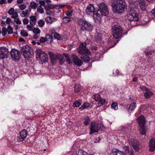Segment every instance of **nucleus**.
<instances>
[{
  "instance_id": "1",
  "label": "nucleus",
  "mask_w": 155,
  "mask_h": 155,
  "mask_svg": "<svg viewBox=\"0 0 155 155\" xmlns=\"http://www.w3.org/2000/svg\"><path fill=\"white\" fill-rule=\"evenodd\" d=\"M112 9L114 12L122 13L127 9V6L123 0H115L112 4Z\"/></svg>"
},
{
  "instance_id": "36",
  "label": "nucleus",
  "mask_w": 155,
  "mask_h": 155,
  "mask_svg": "<svg viewBox=\"0 0 155 155\" xmlns=\"http://www.w3.org/2000/svg\"><path fill=\"white\" fill-rule=\"evenodd\" d=\"M74 91L75 92L77 93L79 92L81 90V85L78 84H76L74 87Z\"/></svg>"
},
{
  "instance_id": "5",
  "label": "nucleus",
  "mask_w": 155,
  "mask_h": 155,
  "mask_svg": "<svg viewBox=\"0 0 155 155\" xmlns=\"http://www.w3.org/2000/svg\"><path fill=\"white\" fill-rule=\"evenodd\" d=\"M91 41L90 39H87L84 43L81 44L79 47L77 49V51L79 54H83L89 53V50L86 47L87 45L91 43Z\"/></svg>"
},
{
  "instance_id": "19",
  "label": "nucleus",
  "mask_w": 155,
  "mask_h": 155,
  "mask_svg": "<svg viewBox=\"0 0 155 155\" xmlns=\"http://www.w3.org/2000/svg\"><path fill=\"white\" fill-rule=\"evenodd\" d=\"M113 43V40L111 38L106 39L104 41V45L106 48H109L112 47V43Z\"/></svg>"
},
{
  "instance_id": "25",
  "label": "nucleus",
  "mask_w": 155,
  "mask_h": 155,
  "mask_svg": "<svg viewBox=\"0 0 155 155\" xmlns=\"http://www.w3.org/2000/svg\"><path fill=\"white\" fill-rule=\"evenodd\" d=\"M138 123L140 126H144L145 123V118L143 115H141L138 119Z\"/></svg>"
},
{
  "instance_id": "58",
  "label": "nucleus",
  "mask_w": 155,
  "mask_h": 155,
  "mask_svg": "<svg viewBox=\"0 0 155 155\" xmlns=\"http://www.w3.org/2000/svg\"><path fill=\"white\" fill-rule=\"evenodd\" d=\"M33 25H27L26 28L29 31H32L33 29Z\"/></svg>"
},
{
  "instance_id": "13",
  "label": "nucleus",
  "mask_w": 155,
  "mask_h": 155,
  "mask_svg": "<svg viewBox=\"0 0 155 155\" xmlns=\"http://www.w3.org/2000/svg\"><path fill=\"white\" fill-rule=\"evenodd\" d=\"M93 18L95 21L97 22H100L101 21L102 16L103 15L101 14V13L98 10L95 12L93 14Z\"/></svg>"
},
{
  "instance_id": "16",
  "label": "nucleus",
  "mask_w": 155,
  "mask_h": 155,
  "mask_svg": "<svg viewBox=\"0 0 155 155\" xmlns=\"http://www.w3.org/2000/svg\"><path fill=\"white\" fill-rule=\"evenodd\" d=\"M49 54L50 55L51 59L53 61L58 59L62 57V55L61 54L58 53L54 54L53 53L51 52H49Z\"/></svg>"
},
{
  "instance_id": "12",
  "label": "nucleus",
  "mask_w": 155,
  "mask_h": 155,
  "mask_svg": "<svg viewBox=\"0 0 155 155\" xmlns=\"http://www.w3.org/2000/svg\"><path fill=\"white\" fill-rule=\"evenodd\" d=\"M71 56L73 62L75 65L78 66H81L82 65L83 62L76 55L72 54Z\"/></svg>"
},
{
  "instance_id": "43",
  "label": "nucleus",
  "mask_w": 155,
  "mask_h": 155,
  "mask_svg": "<svg viewBox=\"0 0 155 155\" xmlns=\"http://www.w3.org/2000/svg\"><path fill=\"white\" fill-rule=\"evenodd\" d=\"M81 104V101L80 100L76 101L75 102L73 103V107H78Z\"/></svg>"
},
{
  "instance_id": "17",
  "label": "nucleus",
  "mask_w": 155,
  "mask_h": 155,
  "mask_svg": "<svg viewBox=\"0 0 155 155\" xmlns=\"http://www.w3.org/2000/svg\"><path fill=\"white\" fill-rule=\"evenodd\" d=\"M128 128L127 127H122L121 129L118 131L117 133L119 134L118 136L120 137H123L124 135L127 133Z\"/></svg>"
},
{
  "instance_id": "14",
  "label": "nucleus",
  "mask_w": 155,
  "mask_h": 155,
  "mask_svg": "<svg viewBox=\"0 0 155 155\" xmlns=\"http://www.w3.org/2000/svg\"><path fill=\"white\" fill-rule=\"evenodd\" d=\"M27 135V131L25 130H23L20 133V136L18 139V141H23L26 137Z\"/></svg>"
},
{
  "instance_id": "11",
  "label": "nucleus",
  "mask_w": 155,
  "mask_h": 155,
  "mask_svg": "<svg viewBox=\"0 0 155 155\" xmlns=\"http://www.w3.org/2000/svg\"><path fill=\"white\" fill-rule=\"evenodd\" d=\"M9 55V52L7 48L4 47L0 48V58H6Z\"/></svg>"
},
{
  "instance_id": "18",
  "label": "nucleus",
  "mask_w": 155,
  "mask_h": 155,
  "mask_svg": "<svg viewBox=\"0 0 155 155\" xmlns=\"http://www.w3.org/2000/svg\"><path fill=\"white\" fill-rule=\"evenodd\" d=\"M113 43V40L111 38L106 39L104 41V45L106 48H109L112 47V43Z\"/></svg>"
},
{
  "instance_id": "52",
  "label": "nucleus",
  "mask_w": 155,
  "mask_h": 155,
  "mask_svg": "<svg viewBox=\"0 0 155 155\" xmlns=\"http://www.w3.org/2000/svg\"><path fill=\"white\" fill-rule=\"evenodd\" d=\"M20 34L21 35L23 36L26 37L28 35V33L24 30H21V31Z\"/></svg>"
},
{
  "instance_id": "39",
  "label": "nucleus",
  "mask_w": 155,
  "mask_h": 155,
  "mask_svg": "<svg viewBox=\"0 0 155 155\" xmlns=\"http://www.w3.org/2000/svg\"><path fill=\"white\" fill-rule=\"evenodd\" d=\"M149 18L148 15H146L144 16V17L143 19V22L144 24H146L148 23L149 21Z\"/></svg>"
},
{
  "instance_id": "24",
  "label": "nucleus",
  "mask_w": 155,
  "mask_h": 155,
  "mask_svg": "<svg viewBox=\"0 0 155 155\" xmlns=\"http://www.w3.org/2000/svg\"><path fill=\"white\" fill-rule=\"evenodd\" d=\"M8 13L9 15H12L11 18H15L18 17V14L17 12L14 11L13 8H11L8 11Z\"/></svg>"
},
{
  "instance_id": "49",
  "label": "nucleus",
  "mask_w": 155,
  "mask_h": 155,
  "mask_svg": "<svg viewBox=\"0 0 155 155\" xmlns=\"http://www.w3.org/2000/svg\"><path fill=\"white\" fill-rule=\"evenodd\" d=\"M101 97L100 95L98 94H97L94 95V99L97 101H99V100L101 99Z\"/></svg>"
},
{
  "instance_id": "51",
  "label": "nucleus",
  "mask_w": 155,
  "mask_h": 155,
  "mask_svg": "<svg viewBox=\"0 0 155 155\" xmlns=\"http://www.w3.org/2000/svg\"><path fill=\"white\" fill-rule=\"evenodd\" d=\"M7 29L5 27H3L1 32L2 35L3 36L6 35L7 33Z\"/></svg>"
},
{
  "instance_id": "10",
  "label": "nucleus",
  "mask_w": 155,
  "mask_h": 155,
  "mask_svg": "<svg viewBox=\"0 0 155 155\" xmlns=\"http://www.w3.org/2000/svg\"><path fill=\"white\" fill-rule=\"evenodd\" d=\"M10 54L12 58L15 61H18L20 58L21 54L18 50L12 49L10 51Z\"/></svg>"
},
{
  "instance_id": "27",
  "label": "nucleus",
  "mask_w": 155,
  "mask_h": 155,
  "mask_svg": "<svg viewBox=\"0 0 155 155\" xmlns=\"http://www.w3.org/2000/svg\"><path fill=\"white\" fill-rule=\"evenodd\" d=\"M124 150L126 154L128 155H134V151L133 150H130V152L129 147L128 146H125L124 147Z\"/></svg>"
},
{
  "instance_id": "55",
  "label": "nucleus",
  "mask_w": 155,
  "mask_h": 155,
  "mask_svg": "<svg viewBox=\"0 0 155 155\" xmlns=\"http://www.w3.org/2000/svg\"><path fill=\"white\" fill-rule=\"evenodd\" d=\"M7 30L8 34H10L13 33V29L10 25L8 26Z\"/></svg>"
},
{
  "instance_id": "61",
  "label": "nucleus",
  "mask_w": 155,
  "mask_h": 155,
  "mask_svg": "<svg viewBox=\"0 0 155 155\" xmlns=\"http://www.w3.org/2000/svg\"><path fill=\"white\" fill-rule=\"evenodd\" d=\"M23 22L24 24L26 25L28 23L29 20L27 18H25L23 20Z\"/></svg>"
},
{
  "instance_id": "46",
  "label": "nucleus",
  "mask_w": 155,
  "mask_h": 155,
  "mask_svg": "<svg viewBox=\"0 0 155 155\" xmlns=\"http://www.w3.org/2000/svg\"><path fill=\"white\" fill-rule=\"evenodd\" d=\"M137 5V3L136 2H132L130 4V7L131 9L135 8Z\"/></svg>"
},
{
  "instance_id": "2",
  "label": "nucleus",
  "mask_w": 155,
  "mask_h": 155,
  "mask_svg": "<svg viewBox=\"0 0 155 155\" xmlns=\"http://www.w3.org/2000/svg\"><path fill=\"white\" fill-rule=\"evenodd\" d=\"M36 58L40 62L46 63L48 60V55L46 53L39 48H37L35 51Z\"/></svg>"
},
{
  "instance_id": "45",
  "label": "nucleus",
  "mask_w": 155,
  "mask_h": 155,
  "mask_svg": "<svg viewBox=\"0 0 155 155\" xmlns=\"http://www.w3.org/2000/svg\"><path fill=\"white\" fill-rule=\"evenodd\" d=\"M37 11L38 12L42 14L44 12L43 8L41 6L38 7L37 8Z\"/></svg>"
},
{
  "instance_id": "60",
  "label": "nucleus",
  "mask_w": 155,
  "mask_h": 155,
  "mask_svg": "<svg viewBox=\"0 0 155 155\" xmlns=\"http://www.w3.org/2000/svg\"><path fill=\"white\" fill-rule=\"evenodd\" d=\"M40 41L41 43H43L46 41L45 39V38L41 37L40 40Z\"/></svg>"
},
{
  "instance_id": "15",
  "label": "nucleus",
  "mask_w": 155,
  "mask_h": 155,
  "mask_svg": "<svg viewBox=\"0 0 155 155\" xmlns=\"http://www.w3.org/2000/svg\"><path fill=\"white\" fill-rule=\"evenodd\" d=\"M95 8L93 5L91 4H89L86 10V12L87 14L92 15L94 12Z\"/></svg>"
},
{
  "instance_id": "32",
  "label": "nucleus",
  "mask_w": 155,
  "mask_h": 155,
  "mask_svg": "<svg viewBox=\"0 0 155 155\" xmlns=\"http://www.w3.org/2000/svg\"><path fill=\"white\" fill-rule=\"evenodd\" d=\"M110 155H124V152H121L119 150L112 151Z\"/></svg>"
},
{
  "instance_id": "29",
  "label": "nucleus",
  "mask_w": 155,
  "mask_h": 155,
  "mask_svg": "<svg viewBox=\"0 0 155 155\" xmlns=\"http://www.w3.org/2000/svg\"><path fill=\"white\" fill-rule=\"evenodd\" d=\"M45 20L47 23L51 24L54 21H55L57 20L56 18L50 17H47L45 18Z\"/></svg>"
},
{
  "instance_id": "59",
  "label": "nucleus",
  "mask_w": 155,
  "mask_h": 155,
  "mask_svg": "<svg viewBox=\"0 0 155 155\" xmlns=\"http://www.w3.org/2000/svg\"><path fill=\"white\" fill-rule=\"evenodd\" d=\"M105 100L103 98H101L98 102L99 104H101V105L104 104L105 103Z\"/></svg>"
},
{
  "instance_id": "34",
  "label": "nucleus",
  "mask_w": 155,
  "mask_h": 155,
  "mask_svg": "<svg viewBox=\"0 0 155 155\" xmlns=\"http://www.w3.org/2000/svg\"><path fill=\"white\" fill-rule=\"evenodd\" d=\"M89 105L90 104L89 103L86 102L81 106V107L79 108V109L80 110H83L89 107Z\"/></svg>"
},
{
  "instance_id": "30",
  "label": "nucleus",
  "mask_w": 155,
  "mask_h": 155,
  "mask_svg": "<svg viewBox=\"0 0 155 155\" xmlns=\"http://www.w3.org/2000/svg\"><path fill=\"white\" fill-rule=\"evenodd\" d=\"M136 104L135 102H133L131 103L129 107L128 110V112L130 113V111H131L134 110L136 107Z\"/></svg>"
},
{
  "instance_id": "44",
  "label": "nucleus",
  "mask_w": 155,
  "mask_h": 155,
  "mask_svg": "<svg viewBox=\"0 0 155 155\" xmlns=\"http://www.w3.org/2000/svg\"><path fill=\"white\" fill-rule=\"evenodd\" d=\"M111 108L115 110H117L118 109L117 103L116 102H113L111 105Z\"/></svg>"
},
{
  "instance_id": "22",
  "label": "nucleus",
  "mask_w": 155,
  "mask_h": 155,
  "mask_svg": "<svg viewBox=\"0 0 155 155\" xmlns=\"http://www.w3.org/2000/svg\"><path fill=\"white\" fill-rule=\"evenodd\" d=\"M90 52L89 51V53H85L83 54H79L81 55V58L83 59V61L85 62H88L90 60V57L87 56V55L90 53Z\"/></svg>"
},
{
  "instance_id": "42",
  "label": "nucleus",
  "mask_w": 155,
  "mask_h": 155,
  "mask_svg": "<svg viewBox=\"0 0 155 155\" xmlns=\"http://www.w3.org/2000/svg\"><path fill=\"white\" fill-rule=\"evenodd\" d=\"M51 8L50 6L49 5H46L45 6V8L46 9V13L48 15H50L51 14V11L49 10V9Z\"/></svg>"
},
{
  "instance_id": "64",
  "label": "nucleus",
  "mask_w": 155,
  "mask_h": 155,
  "mask_svg": "<svg viewBox=\"0 0 155 155\" xmlns=\"http://www.w3.org/2000/svg\"><path fill=\"white\" fill-rule=\"evenodd\" d=\"M140 89L143 91H146L147 90L149 89L145 87L144 86H142L140 87Z\"/></svg>"
},
{
  "instance_id": "4",
  "label": "nucleus",
  "mask_w": 155,
  "mask_h": 155,
  "mask_svg": "<svg viewBox=\"0 0 155 155\" xmlns=\"http://www.w3.org/2000/svg\"><path fill=\"white\" fill-rule=\"evenodd\" d=\"M122 33L121 27L117 25H115L112 27V35L116 39L121 38Z\"/></svg>"
},
{
  "instance_id": "53",
  "label": "nucleus",
  "mask_w": 155,
  "mask_h": 155,
  "mask_svg": "<svg viewBox=\"0 0 155 155\" xmlns=\"http://www.w3.org/2000/svg\"><path fill=\"white\" fill-rule=\"evenodd\" d=\"M54 39H57V40H60L61 38L60 35L57 33L54 34Z\"/></svg>"
},
{
  "instance_id": "57",
  "label": "nucleus",
  "mask_w": 155,
  "mask_h": 155,
  "mask_svg": "<svg viewBox=\"0 0 155 155\" xmlns=\"http://www.w3.org/2000/svg\"><path fill=\"white\" fill-rule=\"evenodd\" d=\"M72 11H67L66 12V14L67 16L70 17L72 15Z\"/></svg>"
},
{
  "instance_id": "56",
  "label": "nucleus",
  "mask_w": 155,
  "mask_h": 155,
  "mask_svg": "<svg viewBox=\"0 0 155 155\" xmlns=\"http://www.w3.org/2000/svg\"><path fill=\"white\" fill-rule=\"evenodd\" d=\"M18 7L21 10H23L26 7V5L25 4H21L18 6Z\"/></svg>"
},
{
  "instance_id": "63",
  "label": "nucleus",
  "mask_w": 155,
  "mask_h": 155,
  "mask_svg": "<svg viewBox=\"0 0 155 155\" xmlns=\"http://www.w3.org/2000/svg\"><path fill=\"white\" fill-rule=\"evenodd\" d=\"M58 59L59 60V62L60 64H62L64 63V59L62 58V56Z\"/></svg>"
},
{
  "instance_id": "38",
  "label": "nucleus",
  "mask_w": 155,
  "mask_h": 155,
  "mask_svg": "<svg viewBox=\"0 0 155 155\" xmlns=\"http://www.w3.org/2000/svg\"><path fill=\"white\" fill-rule=\"evenodd\" d=\"M64 57L66 59V61L69 64H71L72 62L70 58L69 55L68 54H64Z\"/></svg>"
},
{
  "instance_id": "8",
  "label": "nucleus",
  "mask_w": 155,
  "mask_h": 155,
  "mask_svg": "<svg viewBox=\"0 0 155 155\" xmlns=\"http://www.w3.org/2000/svg\"><path fill=\"white\" fill-rule=\"evenodd\" d=\"M98 6L99 9L98 11L101 12V14L104 16H107L109 13L107 5L102 2L99 4Z\"/></svg>"
},
{
  "instance_id": "50",
  "label": "nucleus",
  "mask_w": 155,
  "mask_h": 155,
  "mask_svg": "<svg viewBox=\"0 0 155 155\" xmlns=\"http://www.w3.org/2000/svg\"><path fill=\"white\" fill-rule=\"evenodd\" d=\"M38 23L39 26L42 27L45 25V22L43 20H40L38 21Z\"/></svg>"
},
{
  "instance_id": "20",
  "label": "nucleus",
  "mask_w": 155,
  "mask_h": 155,
  "mask_svg": "<svg viewBox=\"0 0 155 155\" xmlns=\"http://www.w3.org/2000/svg\"><path fill=\"white\" fill-rule=\"evenodd\" d=\"M150 146V150L153 152L155 150V138L151 139L149 143Z\"/></svg>"
},
{
  "instance_id": "31",
  "label": "nucleus",
  "mask_w": 155,
  "mask_h": 155,
  "mask_svg": "<svg viewBox=\"0 0 155 155\" xmlns=\"http://www.w3.org/2000/svg\"><path fill=\"white\" fill-rule=\"evenodd\" d=\"M30 23L31 25H35L36 22V18L35 16H32L30 17Z\"/></svg>"
},
{
  "instance_id": "62",
  "label": "nucleus",
  "mask_w": 155,
  "mask_h": 155,
  "mask_svg": "<svg viewBox=\"0 0 155 155\" xmlns=\"http://www.w3.org/2000/svg\"><path fill=\"white\" fill-rule=\"evenodd\" d=\"M11 20L9 18H7L6 20V22L7 24L9 25L10 24Z\"/></svg>"
},
{
  "instance_id": "7",
  "label": "nucleus",
  "mask_w": 155,
  "mask_h": 155,
  "mask_svg": "<svg viewBox=\"0 0 155 155\" xmlns=\"http://www.w3.org/2000/svg\"><path fill=\"white\" fill-rule=\"evenodd\" d=\"M102 127H103L102 125L101 124H98L95 122L91 123L90 126V131L89 133L90 134L98 132L100 129H103Z\"/></svg>"
},
{
  "instance_id": "3",
  "label": "nucleus",
  "mask_w": 155,
  "mask_h": 155,
  "mask_svg": "<svg viewBox=\"0 0 155 155\" xmlns=\"http://www.w3.org/2000/svg\"><path fill=\"white\" fill-rule=\"evenodd\" d=\"M20 50L23 53V55L24 57L26 58L31 57L34 54V51L32 48L28 45L21 47Z\"/></svg>"
},
{
  "instance_id": "6",
  "label": "nucleus",
  "mask_w": 155,
  "mask_h": 155,
  "mask_svg": "<svg viewBox=\"0 0 155 155\" xmlns=\"http://www.w3.org/2000/svg\"><path fill=\"white\" fill-rule=\"evenodd\" d=\"M128 20L130 21H137L139 20V15L137 12L134 9H130L127 14Z\"/></svg>"
},
{
  "instance_id": "26",
  "label": "nucleus",
  "mask_w": 155,
  "mask_h": 155,
  "mask_svg": "<svg viewBox=\"0 0 155 155\" xmlns=\"http://www.w3.org/2000/svg\"><path fill=\"white\" fill-rule=\"evenodd\" d=\"M153 94V93L149 89L147 90L145 92L143 93V95L146 99H147L150 98L151 96Z\"/></svg>"
},
{
  "instance_id": "48",
  "label": "nucleus",
  "mask_w": 155,
  "mask_h": 155,
  "mask_svg": "<svg viewBox=\"0 0 155 155\" xmlns=\"http://www.w3.org/2000/svg\"><path fill=\"white\" fill-rule=\"evenodd\" d=\"M70 21V18L69 17H64L63 19V22L67 23Z\"/></svg>"
},
{
  "instance_id": "41",
  "label": "nucleus",
  "mask_w": 155,
  "mask_h": 155,
  "mask_svg": "<svg viewBox=\"0 0 155 155\" xmlns=\"http://www.w3.org/2000/svg\"><path fill=\"white\" fill-rule=\"evenodd\" d=\"M84 125L86 126L88 125L90 121V118L88 117H86L84 119Z\"/></svg>"
},
{
  "instance_id": "47",
  "label": "nucleus",
  "mask_w": 155,
  "mask_h": 155,
  "mask_svg": "<svg viewBox=\"0 0 155 155\" xmlns=\"http://www.w3.org/2000/svg\"><path fill=\"white\" fill-rule=\"evenodd\" d=\"M33 32L35 34H39L40 33L41 31L39 28H34L33 29Z\"/></svg>"
},
{
  "instance_id": "37",
  "label": "nucleus",
  "mask_w": 155,
  "mask_h": 155,
  "mask_svg": "<svg viewBox=\"0 0 155 155\" xmlns=\"http://www.w3.org/2000/svg\"><path fill=\"white\" fill-rule=\"evenodd\" d=\"M38 5V4L35 2L32 1L30 3V5L29 6V7L33 9H35Z\"/></svg>"
},
{
  "instance_id": "28",
  "label": "nucleus",
  "mask_w": 155,
  "mask_h": 155,
  "mask_svg": "<svg viewBox=\"0 0 155 155\" xmlns=\"http://www.w3.org/2000/svg\"><path fill=\"white\" fill-rule=\"evenodd\" d=\"M139 5L140 8L142 11H145L146 9L145 3L144 1L140 0L139 1Z\"/></svg>"
},
{
  "instance_id": "40",
  "label": "nucleus",
  "mask_w": 155,
  "mask_h": 155,
  "mask_svg": "<svg viewBox=\"0 0 155 155\" xmlns=\"http://www.w3.org/2000/svg\"><path fill=\"white\" fill-rule=\"evenodd\" d=\"M45 39L46 41H48L51 43L52 40V36L51 35L47 34L46 35Z\"/></svg>"
},
{
  "instance_id": "21",
  "label": "nucleus",
  "mask_w": 155,
  "mask_h": 155,
  "mask_svg": "<svg viewBox=\"0 0 155 155\" xmlns=\"http://www.w3.org/2000/svg\"><path fill=\"white\" fill-rule=\"evenodd\" d=\"M86 22V21L83 19H80L78 21V25L80 30L83 31Z\"/></svg>"
},
{
  "instance_id": "9",
  "label": "nucleus",
  "mask_w": 155,
  "mask_h": 155,
  "mask_svg": "<svg viewBox=\"0 0 155 155\" xmlns=\"http://www.w3.org/2000/svg\"><path fill=\"white\" fill-rule=\"evenodd\" d=\"M129 143L132 145L133 149L136 151H138L140 148L139 141L135 138H132L129 140Z\"/></svg>"
},
{
  "instance_id": "33",
  "label": "nucleus",
  "mask_w": 155,
  "mask_h": 155,
  "mask_svg": "<svg viewBox=\"0 0 155 155\" xmlns=\"http://www.w3.org/2000/svg\"><path fill=\"white\" fill-rule=\"evenodd\" d=\"M31 9L29 8L28 9L26 10L25 11H23L21 12V17H25L27 16L29 14V12L31 11Z\"/></svg>"
},
{
  "instance_id": "35",
  "label": "nucleus",
  "mask_w": 155,
  "mask_h": 155,
  "mask_svg": "<svg viewBox=\"0 0 155 155\" xmlns=\"http://www.w3.org/2000/svg\"><path fill=\"white\" fill-rule=\"evenodd\" d=\"M140 128L139 131L141 135H145L146 134L144 126H140Z\"/></svg>"
},
{
  "instance_id": "54",
  "label": "nucleus",
  "mask_w": 155,
  "mask_h": 155,
  "mask_svg": "<svg viewBox=\"0 0 155 155\" xmlns=\"http://www.w3.org/2000/svg\"><path fill=\"white\" fill-rule=\"evenodd\" d=\"M14 19V21L17 24L20 25L21 24V21L19 20L18 17L13 18Z\"/></svg>"
},
{
  "instance_id": "23",
  "label": "nucleus",
  "mask_w": 155,
  "mask_h": 155,
  "mask_svg": "<svg viewBox=\"0 0 155 155\" xmlns=\"http://www.w3.org/2000/svg\"><path fill=\"white\" fill-rule=\"evenodd\" d=\"M93 28V25L90 22L86 21L83 31H91Z\"/></svg>"
}]
</instances>
